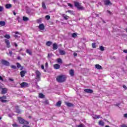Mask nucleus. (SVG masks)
Masks as SVG:
<instances>
[{"label":"nucleus","instance_id":"f257e3e1","mask_svg":"<svg viewBox=\"0 0 127 127\" xmlns=\"http://www.w3.org/2000/svg\"><path fill=\"white\" fill-rule=\"evenodd\" d=\"M56 79L59 83H63L64 81H66V76L61 74L58 76Z\"/></svg>","mask_w":127,"mask_h":127},{"label":"nucleus","instance_id":"f03ea898","mask_svg":"<svg viewBox=\"0 0 127 127\" xmlns=\"http://www.w3.org/2000/svg\"><path fill=\"white\" fill-rule=\"evenodd\" d=\"M74 6L75 7H77L78 9H79L80 10H83L84 9V7L81 6V3L79 2H74Z\"/></svg>","mask_w":127,"mask_h":127},{"label":"nucleus","instance_id":"7ed1b4c3","mask_svg":"<svg viewBox=\"0 0 127 127\" xmlns=\"http://www.w3.org/2000/svg\"><path fill=\"white\" fill-rule=\"evenodd\" d=\"M18 121H19V124H21V125H28L29 124L28 122L25 121L24 119L21 117L18 118Z\"/></svg>","mask_w":127,"mask_h":127},{"label":"nucleus","instance_id":"20e7f679","mask_svg":"<svg viewBox=\"0 0 127 127\" xmlns=\"http://www.w3.org/2000/svg\"><path fill=\"white\" fill-rule=\"evenodd\" d=\"M35 73H36V79L38 81H39L40 80V75H41V73L38 70H36Z\"/></svg>","mask_w":127,"mask_h":127},{"label":"nucleus","instance_id":"39448f33","mask_svg":"<svg viewBox=\"0 0 127 127\" xmlns=\"http://www.w3.org/2000/svg\"><path fill=\"white\" fill-rule=\"evenodd\" d=\"M0 63L2 65H4L5 66H9V62H7V61H5L4 60H1Z\"/></svg>","mask_w":127,"mask_h":127},{"label":"nucleus","instance_id":"423d86ee","mask_svg":"<svg viewBox=\"0 0 127 127\" xmlns=\"http://www.w3.org/2000/svg\"><path fill=\"white\" fill-rule=\"evenodd\" d=\"M29 85L26 82H22L20 84L21 88H27Z\"/></svg>","mask_w":127,"mask_h":127},{"label":"nucleus","instance_id":"0eeeda50","mask_svg":"<svg viewBox=\"0 0 127 127\" xmlns=\"http://www.w3.org/2000/svg\"><path fill=\"white\" fill-rule=\"evenodd\" d=\"M4 42L6 45V47L7 48H10V42H9V40L7 39H5Z\"/></svg>","mask_w":127,"mask_h":127},{"label":"nucleus","instance_id":"6e6552de","mask_svg":"<svg viewBox=\"0 0 127 127\" xmlns=\"http://www.w3.org/2000/svg\"><path fill=\"white\" fill-rule=\"evenodd\" d=\"M104 2L105 5H112L113 4L110 0H104Z\"/></svg>","mask_w":127,"mask_h":127},{"label":"nucleus","instance_id":"1a4fd4ad","mask_svg":"<svg viewBox=\"0 0 127 127\" xmlns=\"http://www.w3.org/2000/svg\"><path fill=\"white\" fill-rule=\"evenodd\" d=\"M6 99V96H3L2 97H0V101H1L2 103H6V102H7V100H5Z\"/></svg>","mask_w":127,"mask_h":127},{"label":"nucleus","instance_id":"9d476101","mask_svg":"<svg viewBox=\"0 0 127 127\" xmlns=\"http://www.w3.org/2000/svg\"><path fill=\"white\" fill-rule=\"evenodd\" d=\"M84 92H85V93H87L88 94H92L93 93V90L90 89H85Z\"/></svg>","mask_w":127,"mask_h":127},{"label":"nucleus","instance_id":"9b49d317","mask_svg":"<svg viewBox=\"0 0 127 127\" xmlns=\"http://www.w3.org/2000/svg\"><path fill=\"white\" fill-rule=\"evenodd\" d=\"M27 72L26 70H22L20 72V75L21 77H22V78H23V77H24V76H25V74H26Z\"/></svg>","mask_w":127,"mask_h":127},{"label":"nucleus","instance_id":"f8f14e48","mask_svg":"<svg viewBox=\"0 0 127 127\" xmlns=\"http://www.w3.org/2000/svg\"><path fill=\"white\" fill-rule=\"evenodd\" d=\"M15 112L17 114H21V111L18 108V106L15 107Z\"/></svg>","mask_w":127,"mask_h":127},{"label":"nucleus","instance_id":"ddd939ff","mask_svg":"<svg viewBox=\"0 0 127 127\" xmlns=\"http://www.w3.org/2000/svg\"><path fill=\"white\" fill-rule=\"evenodd\" d=\"M69 75H70L71 77H74V75H75L74 69H71L69 70Z\"/></svg>","mask_w":127,"mask_h":127},{"label":"nucleus","instance_id":"4468645a","mask_svg":"<svg viewBox=\"0 0 127 127\" xmlns=\"http://www.w3.org/2000/svg\"><path fill=\"white\" fill-rule=\"evenodd\" d=\"M53 50H57V49H58V45L56 43L53 44Z\"/></svg>","mask_w":127,"mask_h":127},{"label":"nucleus","instance_id":"2eb2a0df","mask_svg":"<svg viewBox=\"0 0 127 127\" xmlns=\"http://www.w3.org/2000/svg\"><path fill=\"white\" fill-rule=\"evenodd\" d=\"M95 67L98 70H102V69H103V67H102L100 64H95Z\"/></svg>","mask_w":127,"mask_h":127},{"label":"nucleus","instance_id":"dca6fc26","mask_svg":"<svg viewBox=\"0 0 127 127\" xmlns=\"http://www.w3.org/2000/svg\"><path fill=\"white\" fill-rule=\"evenodd\" d=\"M59 53L61 55H65V54H66V52L64 50H59Z\"/></svg>","mask_w":127,"mask_h":127},{"label":"nucleus","instance_id":"f3484780","mask_svg":"<svg viewBox=\"0 0 127 127\" xmlns=\"http://www.w3.org/2000/svg\"><path fill=\"white\" fill-rule=\"evenodd\" d=\"M39 28L40 29V30H44L45 27L44 25L43 24H41L39 25Z\"/></svg>","mask_w":127,"mask_h":127},{"label":"nucleus","instance_id":"a211bd4d","mask_svg":"<svg viewBox=\"0 0 127 127\" xmlns=\"http://www.w3.org/2000/svg\"><path fill=\"white\" fill-rule=\"evenodd\" d=\"M1 93L3 95L4 94H6V93H7V89L2 88Z\"/></svg>","mask_w":127,"mask_h":127},{"label":"nucleus","instance_id":"6ab92c4d","mask_svg":"<svg viewBox=\"0 0 127 127\" xmlns=\"http://www.w3.org/2000/svg\"><path fill=\"white\" fill-rule=\"evenodd\" d=\"M100 117L101 116L100 115H92V118H93V119H100Z\"/></svg>","mask_w":127,"mask_h":127},{"label":"nucleus","instance_id":"aec40b11","mask_svg":"<svg viewBox=\"0 0 127 127\" xmlns=\"http://www.w3.org/2000/svg\"><path fill=\"white\" fill-rule=\"evenodd\" d=\"M62 16L65 19V20H68V18H69V16L66 15L65 14H63Z\"/></svg>","mask_w":127,"mask_h":127},{"label":"nucleus","instance_id":"412c9836","mask_svg":"<svg viewBox=\"0 0 127 127\" xmlns=\"http://www.w3.org/2000/svg\"><path fill=\"white\" fill-rule=\"evenodd\" d=\"M99 126H101V127H104L105 126V123L103 122V121H100L99 122Z\"/></svg>","mask_w":127,"mask_h":127},{"label":"nucleus","instance_id":"4be33fe9","mask_svg":"<svg viewBox=\"0 0 127 127\" xmlns=\"http://www.w3.org/2000/svg\"><path fill=\"white\" fill-rule=\"evenodd\" d=\"M23 21H25V22L28 21V20H29V18H28V17H27L23 16Z\"/></svg>","mask_w":127,"mask_h":127},{"label":"nucleus","instance_id":"5701e85b","mask_svg":"<svg viewBox=\"0 0 127 127\" xmlns=\"http://www.w3.org/2000/svg\"><path fill=\"white\" fill-rule=\"evenodd\" d=\"M55 69H59L60 68V65L56 64L54 65Z\"/></svg>","mask_w":127,"mask_h":127},{"label":"nucleus","instance_id":"b1692460","mask_svg":"<svg viewBox=\"0 0 127 127\" xmlns=\"http://www.w3.org/2000/svg\"><path fill=\"white\" fill-rule=\"evenodd\" d=\"M61 104H62L61 101H58V102L56 104V106L57 107H61Z\"/></svg>","mask_w":127,"mask_h":127},{"label":"nucleus","instance_id":"393cba45","mask_svg":"<svg viewBox=\"0 0 127 127\" xmlns=\"http://www.w3.org/2000/svg\"><path fill=\"white\" fill-rule=\"evenodd\" d=\"M42 6L44 9H46V5H45V3L44 2H42Z\"/></svg>","mask_w":127,"mask_h":127},{"label":"nucleus","instance_id":"a878e982","mask_svg":"<svg viewBox=\"0 0 127 127\" xmlns=\"http://www.w3.org/2000/svg\"><path fill=\"white\" fill-rule=\"evenodd\" d=\"M0 25L1 26H4L5 25V22L2 21H0Z\"/></svg>","mask_w":127,"mask_h":127},{"label":"nucleus","instance_id":"bb28decb","mask_svg":"<svg viewBox=\"0 0 127 127\" xmlns=\"http://www.w3.org/2000/svg\"><path fill=\"white\" fill-rule=\"evenodd\" d=\"M39 97L41 99H44V95L42 93H39Z\"/></svg>","mask_w":127,"mask_h":127},{"label":"nucleus","instance_id":"cd10ccee","mask_svg":"<svg viewBox=\"0 0 127 127\" xmlns=\"http://www.w3.org/2000/svg\"><path fill=\"white\" fill-rule=\"evenodd\" d=\"M52 44V42L48 41L46 43V46H51V45Z\"/></svg>","mask_w":127,"mask_h":127},{"label":"nucleus","instance_id":"c85d7f7f","mask_svg":"<svg viewBox=\"0 0 127 127\" xmlns=\"http://www.w3.org/2000/svg\"><path fill=\"white\" fill-rule=\"evenodd\" d=\"M4 37L5 38H6L7 39H9L10 38V35H9L8 34H6V35H4Z\"/></svg>","mask_w":127,"mask_h":127},{"label":"nucleus","instance_id":"c756f323","mask_svg":"<svg viewBox=\"0 0 127 127\" xmlns=\"http://www.w3.org/2000/svg\"><path fill=\"white\" fill-rule=\"evenodd\" d=\"M6 8H10L11 7V4H6L5 5Z\"/></svg>","mask_w":127,"mask_h":127},{"label":"nucleus","instance_id":"7c9ffc66","mask_svg":"<svg viewBox=\"0 0 127 127\" xmlns=\"http://www.w3.org/2000/svg\"><path fill=\"white\" fill-rule=\"evenodd\" d=\"M65 105H66L67 106V107H72V106H73V104H72L70 103H68V102H66Z\"/></svg>","mask_w":127,"mask_h":127},{"label":"nucleus","instance_id":"2f4dec72","mask_svg":"<svg viewBox=\"0 0 127 127\" xmlns=\"http://www.w3.org/2000/svg\"><path fill=\"white\" fill-rule=\"evenodd\" d=\"M100 48V50H101V51H105V47H104L103 46H100L99 47Z\"/></svg>","mask_w":127,"mask_h":127},{"label":"nucleus","instance_id":"473e14b6","mask_svg":"<svg viewBox=\"0 0 127 127\" xmlns=\"http://www.w3.org/2000/svg\"><path fill=\"white\" fill-rule=\"evenodd\" d=\"M72 37H73V38L77 37V34H76L75 33H73V34H72Z\"/></svg>","mask_w":127,"mask_h":127},{"label":"nucleus","instance_id":"72a5a7b5","mask_svg":"<svg viewBox=\"0 0 127 127\" xmlns=\"http://www.w3.org/2000/svg\"><path fill=\"white\" fill-rule=\"evenodd\" d=\"M57 61L58 63H61V64L63 63L62 60L61 59H58Z\"/></svg>","mask_w":127,"mask_h":127},{"label":"nucleus","instance_id":"f704fd0d","mask_svg":"<svg viewBox=\"0 0 127 127\" xmlns=\"http://www.w3.org/2000/svg\"><path fill=\"white\" fill-rule=\"evenodd\" d=\"M26 52L29 55H31V54H32L31 52H30V51L29 50H27Z\"/></svg>","mask_w":127,"mask_h":127},{"label":"nucleus","instance_id":"c9c22d12","mask_svg":"<svg viewBox=\"0 0 127 127\" xmlns=\"http://www.w3.org/2000/svg\"><path fill=\"white\" fill-rule=\"evenodd\" d=\"M67 12H68V13H70V14H74V12H73V11H72L71 10H67Z\"/></svg>","mask_w":127,"mask_h":127},{"label":"nucleus","instance_id":"e433bc0d","mask_svg":"<svg viewBox=\"0 0 127 127\" xmlns=\"http://www.w3.org/2000/svg\"><path fill=\"white\" fill-rule=\"evenodd\" d=\"M77 127H86V126H85L84 124H80L79 125H78Z\"/></svg>","mask_w":127,"mask_h":127},{"label":"nucleus","instance_id":"4c0bfd02","mask_svg":"<svg viewBox=\"0 0 127 127\" xmlns=\"http://www.w3.org/2000/svg\"><path fill=\"white\" fill-rule=\"evenodd\" d=\"M45 17L46 19H47L48 20H49V19H50V16L49 15H46Z\"/></svg>","mask_w":127,"mask_h":127},{"label":"nucleus","instance_id":"58836bf2","mask_svg":"<svg viewBox=\"0 0 127 127\" xmlns=\"http://www.w3.org/2000/svg\"><path fill=\"white\" fill-rule=\"evenodd\" d=\"M52 57V54H48V58H51Z\"/></svg>","mask_w":127,"mask_h":127},{"label":"nucleus","instance_id":"ea45409f","mask_svg":"<svg viewBox=\"0 0 127 127\" xmlns=\"http://www.w3.org/2000/svg\"><path fill=\"white\" fill-rule=\"evenodd\" d=\"M8 51L10 56H11V55H12V51H10V50H8Z\"/></svg>","mask_w":127,"mask_h":127},{"label":"nucleus","instance_id":"a19ab883","mask_svg":"<svg viewBox=\"0 0 127 127\" xmlns=\"http://www.w3.org/2000/svg\"><path fill=\"white\" fill-rule=\"evenodd\" d=\"M17 68H20V67H21V65H20V64L19 63H17Z\"/></svg>","mask_w":127,"mask_h":127},{"label":"nucleus","instance_id":"79ce46f5","mask_svg":"<svg viewBox=\"0 0 127 127\" xmlns=\"http://www.w3.org/2000/svg\"><path fill=\"white\" fill-rule=\"evenodd\" d=\"M11 68H12V69H16V66H15V65H11Z\"/></svg>","mask_w":127,"mask_h":127},{"label":"nucleus","instance_id":"37998d69","mask_svg":"<svg viewBox=\"0 0 127 127\" xmlns=\"http://www.w3.org/2000/svg\"><path fill=\"white\" fill-rule=\"evenodd\" d=\"M3 10V7L0 6V11L1 12Z\"/></svg>","mask_w":127,"mask_h":127},{"label":"nucleus","instance_id":"c03bdc74","mask_svg":"<svg viewBox=\"0 0 127 127\" xmlns=\"http://www.w3.org/2000/svg\"><path fill=\"white\" fill-rule=\"evenodd\" d=\"M92 47H93V48H96V44L93 43L92 44Z\"/></svg>","mask_w":127,"mask_h":127},{"label":"nucleus","instance_id":"a18cd8bd","mask_svg":"<svg viewBox=\"0 0 127 127\" xmlns=\"http://www.w3.org/2000/svg\"><path fill=\"white\" fill-rule=\"evenodd\" d=\"M12 127H17V125H16V124H12Z\"/></svg>","mask_w":127,"mask_h":127},{"label":"nucleus","instance_id":"49530a36","mask_svg":"<svg viewBox=\"0 0 127 127\" xmlns=\"http://www.w3.org/2000/svg\"><path fill=\"white\" fill-rule=\"evenodd\" d=\"M68 6H70V7H73V5L71 3H68Z\"/></svg>","mask_w":127,"mask_h":127},{"label":"nucleus","instance_id":"de8ad7c7","mask_svg":"<svg viewBox=\"0 0 127 127\" xmlns=\"http://www.w3.org/2000/svg\"><path fill=\"white\" fill-rule=\"evenodd\" d=\"M26 13H27L28 14H29L30 13V10H27Z\"/></svg>","mask_w":127,"mask_h":127},{"label":"nucleus","instance_id":"09e8293b","mask_svg":"<svg viewBox=\"0 0 127 127\" xmlns=\"http://www.w3.org/2000/svg\"><path fill=\"white\" fill-rule=\"evenodd\" d=\"M9 81H11V82H13V81H14L13 79H12L10 78H9Z\"/></svg>","mask_w":127,"mask_h":127},{"label":"nucleus","instance_id":"8fccbe9b","mask_svg":"<svg viewBox=\"0 0 127 127\" xmlns=\"http://www.w3.org/2000/svg\"><path fill=\"white\" fill-rule=\"evenodd\" d=\"M123 88H124V89H125V90H127V86H126V85H123Z\"/></svg>","mask_w":127,"mask_h":127},{"label":"nucleus","instance_id":"3c124183","mask_svg":"<svg viewBox=\"0 0 127 127\" xmlns=\"http://www.w3.org/2000/svg\"><path fill=\"white\" fill-rule=\"evenodd\" d=\"M14 45L15 47H17V44H16V43L14 42Z\"/></svg>","mask_w":127,"mask_h":127},{"label":"nucleus","instance_id":"603ef678","mask_svg":"<svg viewBox=\"0 0 127 127\" xmlns=\"http://www.w3.org/2000/svg\"><path fill=\"white\" fill-rule=\"evenodd\" d=\"M77 53H74L73 54V56H74V57H76V56H77Z\"/></svg>","mask_w":127,"mask_h":127},{"label":"nucleus","instance_id":"864d4df0","mask_svg":"<svg viewBox=\"0 0 127 127\" xmlns=\"http://www.w3.org/2000/svg\"><path fill=\"white\" fill-rule=\"evenodd\" d=\"M123 52H124V53H127V50H124Z\"/></svg>","mask_w":127,"mask_h":127},{"label":"nucleus","instance_id":"5fc2aeb1","mask_svg":"<svg viewBox=\"0 0 127 127\" xmlns=\"http://www.w3.org/2000/svg\"><path fill=\"white\" fill-rule=\"evenodd\" d=\"M41 68H42L43 70H44V65H41Z\"/></svg>","mask_w":127,"mask_h":127},{"label":"nucleus","instance_id":"6e6d98bb","mask_svg":"<svg viewBox=\"0 0 127 127\" xmlns=\"http://www.w3.org/2000/svg\"><path fill=\"white\" fill-rule=\"evenodd\" d=\"M107 12H108V13H110V14H112V12H111V11L107 10Z\"/></svg>","mask_w":127,"mask_h":127},{"label":"nucleus","instance_id":"4d7b16f0","mask_svg":"<svg viewBox=\"0 0 127 127\" xmlns=\"http://www.w3.org/2000/svg\"><path fill=\"white\" fill-rule=\"evenodd\" d=\"M48 66V63H46L45 64V67H47Z\"/></svg>","mask_w":127,"mask_h":127},{"label":"nucleus","instance_id":"13d9d810","mask_svg":"<svg viewBox=\"0 0 127 127\" xmlns=\"http://www.w3.org/2000/svg\"><path fill=\"white\" fill-rule=\"evenodd\" d=\"M125 118H127V114H124Z\"/></svg>","mask_w":127,"mask_h":127},{"label":"nucleus","instance_id":"bf43d9fd","mask_svg":"<svg viewBox=\"0 0 127 127\" xmlns=\"http://www.w3.org/2000/svg\"><path fill=\"white\" fill-rule=\"evenodd\" d=\"M15 34H20L18 32H15Z\"/></svg>","mask_w":127,"mask_h":127},{"label":"nucleus","instance_id":"052dcab7","mask_svg":"<svg viewBox=\"0 0 127 127\" xmlns=\"http://www.w3.org/2000/svg\"><path fill=\"white\" fill-rule=\"evenodd\" d=\"M23 127H30L29 126L24 125Z\"/></svg>","mask_w":127,"mask_h":127},{"label":"nucleus","instance_id":"680f3d73","mask_svg":"<svg viewBox=\"0 0 127 127\" xmlns=\"http://www.w3.org/2000/svg\"><path fill=\"white\" fill-rule=\"evenodd\" d=\"M120 105V103L116 104L115 106H117V107H119V105Z\"/></svg>","mask_w":127,"mask_h":127},{"label":"nucleus","instance_id":"e2e57ef3","mask_svg":"<svg viewBox=\"0 0 127 127\" xmlns=\"http://www.w3.org/2000/svg\"><path fill=\"white\" fill-rule=\"evenodd\" d=\"M122 127H127V126L126 125H123Z\"/></svg>","mask_w":127,"mask_h":127},{"label":"nucleus","instance_id":"0e129e2a","mask_svg":"<svg viewBox=\"0 0 127 127\" xmlns=\"http://www.w3.org/2000/svg\"><path fill=\"white\" fill-rule=\"evenodd\" d=\"M17 59H18V60H20V57H17Z\"/></svg>","mask_w":127,"mask_h":127},{"label":"nucleus","instance_id":"69168bd1","mask_svg":"<svg viewBox=\"0 0 127 127\" xmlns=\"http://www.w3.org/2000/svg\"><path fill=\"white\" fill-rule=\"evenodd\" d=\"M0 80H2V77L1 76H0Z\"/></svg>","mask_w":127,"mask_h":127},{"label":"nucleus","instance_id":"338daca9","mask_svg":"<svg viewBox=\"0 0 127 127\" xmlns=\"http://www.w3.org/2000/svg\"><path fill=\"white\" fill-rule=\"evenodd\" d=\"M14 36H15V37H16V38L18 37V36H17V35H15Z\"/></svg>","mask_w":127,"mask_h":127},{"label":"nucleus","instance_id":"774afa93","mask_svg":"<svg viewBox=\"0 0 127 127\" xmlns=\"http://www.w3.org/2000/svg\"><path fill=\"white\" fill-rule=\"evenodd\" d=\"M105 127H110V126L107 125V126H105Z\"/></svg>","mask_w":127,"mask_h":127}]
</instances>
